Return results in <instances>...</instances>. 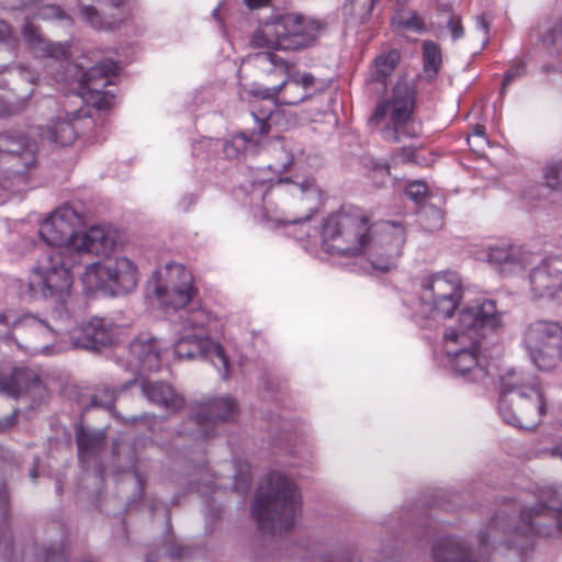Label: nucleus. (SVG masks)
I'll use <instances>...</instances> for the list:
<instances>
[{
	"label": "nucleus",
	"instance_id": "obj_2",
	"mask_svg": "<svg viewBox=\"0 0 562 562\" xmlns=\"http://www.w3.org/2000/svg\"><path fill=\"white\" fill-rule=\"evenodd\" d=\"M116 245L115 232L105 226H91L87 231L76 233L70 245L55 249L49 255V265L42 272V307L49 313L54 327L45 319L37 318V339L43 340L41 349L44 356L60 353L67 349L59 340L65 329L59 323L71 317L69 312L70 288L72 274L70 269L79 262L81 252L105 256L114 250Z\"/></svg>",
	"mask_w": 562,
	"mask_h": 562
},
{
	"label": "nucleus",
	"instance_id": "obj_52",
	"mask_svg": "<svg viewBox=\"0 0 562 562\" xmlns=\"http://www.w3.org/2000/svg\"><path fill=\"white\" fill-rule=\"evenodd\" d=\"M195 203V198L192 194L183 196L179 201V209L182 211H188Z\"/></svg>",
	"mask_w": 562,
	"mask_h": 562
},
{
	"label": "nucleus",
	"instance_id": "obj_53",
	"mask_svg": "<svg viewBox=\"0 0 562 562\" xmlns=\"http://www.w3.org/2000/svg\"><path fill=\"white\" fill-rule=\"evenodd\" d=\"M537 529H532V528H529V529H513V531L515 533V538H517V539H520V538L529 539L531 537V535Z\"/></svg>",
	"mask_w": 562,
	"mask_h": 562
},
{
	"label": "nucleus",
	"instance_id": "obj_33",
	"mask_svg": "<svg viewBox=\"0 0 562 562\" xmlns=\"http://www.w3.org/2000/svg\"><path fill=\"white\" fill-rule=\"evenodd\" d=\"M67 56V47L60 43H53L37 33V58L50 57L57 63H61Z\"/></svg>",
	"mask_w": 562,
	"mask_h": 562
},
{
	"label": "nucleus",
	"instance_id": "obj_20",
	"mask_svg": "<svg viewBox=\"0 0 562 562\" xmlns=\"http://www.w3.org/2000/svg\"><path fill=\"white\" fill-rule=\"evenodd\" d=\"M166 350L167 347L159 339L143 334L130 344L127 369L137 373L158 371Z\"/></svg>",
	"mask_w": 562,
	"mask_h": 562
},
{
	"label": "nucleus",
	"instance_id": "obj_59",
	"mask_svg": "<svg viewBox=\"0 0 562 562\" xmlns=\"http://www.w3.org/2000/svg\"><path fill=\"white\" fill-rule=\"evenodd\" d=\"M158 554L157 553H149L146 558V562H157L158 561Z\"/></svg>",
	"mask_w": 562,
	"mask_h": 562
},
{
	"label": "nucleus",
	"instance_id": "obj_12",
	"mask_svg": "<svg viewBox=\"0 0 562 562\" xmlns=\"http://www.w3.org/2000/svg\"><path fill=\"white\" fill-rule=\"evenodd\" d=\"M404 243L405 228L402 224L380 222L369 226L362 255L367 256L374 270L387 272L396 267Z\"/></svg>",
	"mask_w": 562,
	"mask_h": 562
},
{
	"label": "nucleus",
	"instance_id": "obj_32",
	"mask_svg": "<svg viewBox=\"0 0 562 562\" xmlns=\"http://www.w3.org/2000/svg\"><path fill=\"white\" fill-rule=\"evenodd\" d=\"M441 61L442 57L439 45L432 41H425L423 43V63L425 71L431 77L436 76L441 66Z\"/></svg>",
	"mask_w": 562,
	"mask_h": 562
},
{
	"label": "nucleus",
	"instance_id": "obj_30",
	"mask_svg": "<svg viewBox=\"0 0 562 562\" xmlns=\"http://www.w3.org/2000/svg\"><path fill=\"white\" fill-rule=\"evenodd\" d=\"M487 261L495 267L524 265L525 254L519 246L515 245L490 246Z\"/></svg>",
	"mask_w": 562,
	"mask_h": 562
},
{
	"label": "nucleus",
	"instance_id": "obj_38",
	"mask_svg": "<svg viewBox=\"0 0 562 562\" xmlns=\"http://www.w3.org/2000/svg\"><path fill=\"white\" fill-rule=\"evenodd\" d=\"M420 223L427 231H437L442 226V212L438 207H427L420 213Z\"/></svg>",
	"mask_w": 562,
	"mask_h": 562
},
{
	"label": "nucleus",
	"instance_id": "obj_48",
	"mask_svg": "<svg viewBox=\"0 0 562 562\" xmlns=\"http://www.w3.org/2000/svg\"><path fill=\"white\" fill-rule=\"evenodd\" d=\"M22 35L24 41L30 45V47H33L35 42V30L32 21L27 20L26 23L23 25Z\"/></svg>",
	"mask_w": 562,
	"mask_h": 562
},
{
	"label": "nucleus",
	"instance_id": "obj_44",
	"mask_svg": "<svg viewBox=\"0 0 562 562\" xmlns=\"http://www.w3.org/2000/svg\"><path fill=\"white\" fill-rule=\"evenodd\" d=\"M65 13L56 5L37 3V18L41 19H63Z\"/></svg>",
	"mask_w": 562,
	"mask_h": 562
},
{
	"label": "nucleus",
	"instance_id": "obj_57",
	"mask_svg": "<svg viewBox=\"0 0 562 562\" xmlns=\"http://www.w3.org/2000/svg\"><path fill=\"white\" fill-rule=\"evenodd\" d=\"M551 70L562 72V63H559V65H557V66H554V67H553V66H551V65H544V66L542 67V71H543L544 74H548V72H550Z\"/></svg>",
	"mask_w": 562,
	"mask_h": 562
},
{
	"label": "nucleus",
	"instance_id": "obj_58",
	"mask_svg": "<svg viewBox=\"0 0 562 562\" xmlns=\"http://www.w3.org/2000/svg\"><path fill=\"white\" fill-rule=\"evenodd\" d=\"M552 456L562 460V441L552 448Z\"/></svg>",
	"mask_w": 562,
	"mask_h": 562
},
{
	"label": "nucleus",
	"instance_id": "obj_60",
	"mask_svg": "<svg viewBox=\"0 0 562 562\" xmlns=\"http://www.w3.org/2000/svg\"><path fill=\"white\" fill-rule=\"evenodd\" d=\"M220 8H221V4H218V5L213 10V12H212V15H213L216 20H218V21H221V19L218 18Z\"/></svg>",
	"mask_w": 562,
	"mask_h": 562
},
{
	"label": "nucleus",
	"instance_id": "obj_14",
	"mask_svg": "<svg viewBox=\"0 0 562 562\" xmlns=\"http://www.w3.org/2000/svg\"><path fill=\"white\" fill-rule=\"evenodd\" d=\"M562 340V327L554 322L531 323L524 335V345L532 363L542 371L553 369L559 360L558 345Z\"/></svg>",
	"mask_w": 562,
	"mask_h": 562
},
{
	"label": "nucleus",
	"instance_id": "obj_11",
	"mask_svg": "<svg viewBox=\"0 0 562 562\" xmlns=\"http://www.w3.org/2000/svg\"><path fill=\"white\" fill-rule=\"evenodd\" d=\"M82 282L88 291L126 294L137 286L138 270L127 257H115L89 265L82 274Z\"/></svg>",
	"mask_w": 562,
	"mask_h": 562
},
{
	"label": "nucleus",
	"instance_id": "obj_17",
	"mask_svg": "<svg viewBox=\"0 0 562 562\" xmlns=\"http://www.w3.org/2000/svg\"><path fill=\"white\" fill-rule=\"evenodd\" d=\"M79 222L78 213L72 207L65 205L55 210L41 223L38 229L41 238L53 246L47 254L48 261L53 250L70 245V240L76 234L74 228Z\"/></svg>",
	"mask_w": 562,
	"mask_h": 562
},
{
	"label": "nucleus",
	"instance_id": "obj_27",
	"mask_svg": "<svg viewBox=\"0 0 562 562\" xmlns=\"http://www.w3.org/2000/svg\"><path fill=\"white\" fill-rule=\"evenodd\" d=\"M435 562H479L471 557L470 549L454 538H440L432 546Z\"/></svg>",
	"mask_w": 562,
	"mask_h": 562
},
{
	"label": "nucleus",
	"instance_id": "obj_8",
	"mask_svg": "<svg viewBox=\"0 0 562 562\" xmlns=\"http://www.w3.org/2000/svg\"><path fill=\"white\" fill-rule=\"evenodd\" d=\"M415 92L406 81H398L392 94L378 103L370 122L375 126L389 120L391 126L381 128L385 140L398 143L422 134V125L413 119Z\"/></svg>",
	"mask_w": 562,
	"mask_h": 562
},
{
	"label": "nucleus",
	"instance_id": "obj_36",
	"mask_svg": "<svg viewBox=\"0 0 562 562\" xmlns=\"http://www.w3.org/2000/svg\"><path fill=\"white\" fill-rule=\"evenodd\" d=\"M363 166L368 169L370 176L378 184H382L390 176V166L386 162L376 160L375 158H364Z\"/></svg>",
	"mask_w": 562,
	"mask_h": 562
},
{
	"label": "nucleus",
	"instance_id": "obj_47",
	"mask_svg": "<svg viewBox=\"0 0 562 562\" xmlns=\"http://www.w3.org/2000/svg\"><path fill=\"white\" fill-rule=\"evenodd\" d=\"M488 26H490V21L487 20L486 15L485 14H482V15H477L475 18V27L479 32L482 33L483 35V42L486 43L487 42V35H488Z\"/></svg>",
	"mask_w": 562,
	"mask_h": 562
},
{
	"label": "nucleus",
	"instance_id": "obj_61",
	"mask_svg": "<svg viewBox=\"0 0 562 562\" xmlns=\"http://www.w3.org/2000/svg\"><path fill=\"white\" fill-rule=\"evenodd\" d=\"M80 562H98V561L92 558H85Z\"/></svg>",
	"mask_w": 562,
	"mask_h": 562
},
{
	"label": "nucleus",
	"instance_id": "obj_46",
	"mask_svg": "<svg viewBox=\"0 0 562 562\" xmlns=\"http://www.w3.org/2000/svg\"><path fill=\"white\" fill-rule=\"evenodd\" d=\"M191 553V549L188 547H183L181 544L172 543L167 548V554L171 559H179L183 557H189Z\"/></svg>",
	"mask_w": 562,
	"mask_h": 562
},
{
	"label": "nucleus",
	"instance_id": "obj_10",
	"mask_svg": "<svg viewBox=\"0 0 562 562\" xmlns=\"http://www.w3.org/2000/svg\"><path fill=\"white\" fill-rule=\"evenodd\" d=\"M254 65L266 71L281 69L285 72L286 78L272 88H256L250 91L255 97L274 100L276 103L282 105H297L305 101L310 93L307 89L314 85V77L311 74L291 72V66L283 58L272 52H260L251 57Z\"/></svg>",
	"mask_w": 562,
	"mask_h": 562
},
{
	"label": "nucleus",
	"instance_id": "obj_55",
	"mask_svg": "<svg viewBox=\"0 0 562 562\" xmlns=\"http://www.w3.org/2000/svg\"><path fill=\"white\" fill-rule=\"evenodd\" d=\"M268 2L269 0H245V3L251 9L263 7Z\"/></svg>",
	"mask_w": 562,
	"mask_h": 562
},
{
	"label": "nucleus",
	"instance_id": "obj_41",
	"mask_svg": "<svg viewBox=\"0 0 562 562\" xmlns=\"http://www.w3.org/2000/svg\"><path fill=\"white\" fill-rule=\"evenodd\" d=\"M16 76L24 82L29 83L30 88L24 95H21L22 104L25 103L26 99L30 98L35 91V74L31 69L24 67L15 68Z\"/></svg>",
	"mask_w": 562,
	"mask_h": 562
},
{
	"label": "nucleus",
	"instance_id": "obj_37",
	"mask_svg": "<svg viewBox=\"0 0 562 562\" xmlns=\"http://www.w3.org/2000/svg\"><path fill=\"white\" fill-rule=\"evenodd\" d=\"M393 23L397 24V26L402 29L414 32H422L425 30L424 21L416 12L397 14L393 20Z\"/></svg>",
	"mask_w": 562,
	"mask_h": 562
},
{
	"label": "nucleus",
	"instance_id": "obj_3",
	"mask_svg": "<svg viewBox=\"0 0 562 562\" xmlns=\"http://www.w3.org/2000/svg\"><path fill=\"white\" fill-rule=\"evenodd\" d=\"M501 323L502 314L490 299H474L461 308L458 326L448 328L443 335L448 364L457 375L473 382L490 375L487 361L480 352V330L496 329Z\"/></svg>",
	"mask_w": 562,
	"mask_h": 562
},
{
	"label": "nucleus",
	"instance_id": "obj_5",
	"mask_svg": "<svg viewBox=\"0 0 562 562\" xmlns=\"http://www.w3.org/2000/svg\"><path fill=\"white\" fill-rule=\"evenodd\" d=\"M179 330L173 344L175 356L179 359L207 360L220 373L223 380L231 374L229 358L220 342L199 334L212 322V315L204 308L186 311L180 316Z\"/></svg>",
	"mask_w": 562,
	"mask_h": 562
},
{
	"label": "nucleus",
	"instance_id": "obj_42",
	"mask_svg": "<svg viewBox=\"0 0 562 562\" xmlns=\"http://www.w3.org/2000/svg\"><path fill=\"white\" fill-rule=\"evenodd\" d=\"M428 192V187L423 181H413L408 183L405 188V194L408 199L419 202L422 199L426 196Z\"/></svg>",
	"mask_w": 562,
	"mask_h": 562
},
{
	"label": "nucleus",
	"instance_id": "obj_64",
	"mask_svg": "<svg viewBox=\"0 0 562 562\" xmlns=\"http://www.w3.org/2000/svg\"><path fill=\"white\" fill-rule=\"evenodd\" d=\"M519 550L525 552L527 549L526 548H519Z\"/></svg>",
	"mask_w": 562,
	"mask_h": 562
},
{
	"label": "nucleus",
	"instance_id": "obj_1",
	"mask_svg": "<svg viewBox=\"0 0 562 562\" xmlns=\"http://www.w3.org/2000/svg\"><path fill=\"white\" fill-rule=\"evenodd\" d=\"M269 153L273 161L256 169L250 186L255 189L271 183L269 191L294 210V216L278 220V223L300 229L301 234L296 236L299 239L319 236L321 246L326 252L351 257L362 255L369 232L367 216L358 209L342 207L330 214L321 229L311 227L310 221L322 204V192L315 180L310 177H296L295 180L280 177L292 165H297L283 140L273 142Z\"/></svg>",
	"mask_w": 562,
	"mask_h": 562
},
{
	"label": "nucleus",
	"instance_id": "obj_7",
	"mask_svg": "<svg viewBox=\"0 0 562 562\" xmlns=\"http://www.w3.org/2000/svg\"><path fill=\"white\" fill-rule=\"evenodd\" d=\"M321 23L296 13L272 16L259 25L251 36L254 47L280 50H300L316 40Z\"/></svg>",
	"mask_w": 562,
	"mask_h": 562
},
{
	"label": "nucleus",
	"instance_id": "obj_13",
	"mask_svg": "<svg viewBox=\"0 0 562 562\" xmlns=\"http://www.w3.org/2000/svg\"><path fill=\"white\" fill-rule=\"evenodd\" d=\"M33 144L21 134L0 135V189L11 190L26 182V173L34 167Z\"/></svg>",
	"mask_w": 562,
	"mask_h": 562
},
{
	"label": "nucleus",
	"instance_id": "obj_26",
	"mask_svg": "<svg viewBox=\"0 0 562 562\" xmlns=\"http://www.w3.org/2000/svg\"><path fill=\"white\" fill-rule=\"evenodd\" d=\"M31 374L32 372L25 368H16L8 376L0 374V394L18 397L27 387ZM14 420L13 415L0 418V432L10 428Z\"/></svg>",
	"mask_w": 562,
	"mask_h": 562
},
{
	"label": "nucleus",
	"instance_id": "obj_28",
	"mask_svg": "<svg viewBox=\"0 0 562 562\" xmlns=\"http://www.w3.org/2000/svg\"><path fill=\"white\" fill-rule=\"evenodd\" d=\"M76 442L80 460L99 453L105 445V434L102 430H88L82 426L76 429Z\"/></svg>",
	"mask_w": 562,
	"mask_h": 562
},
{
	"label": "nucleus",
	"instance_id": "obj_54",
	"mask_svg": "<svg viewBox=\"0 0 562 562\" xmlns=\"http://www.w3.org/2000/svg\"><path fill=\"white\" fill-rule=\"evenodd\" d=\"M11 30L9 25L0 20V42L7 41V38L10 36Z\"/></svg>",
	"mask_w": 562,
	"mask_h": 562
},
{
	"label": "nucleus",
	"instance_id": "obj_35",
	"mask_svg": "<svg viewBox=\"0 0 562 562\" xmlns=\"http://www.w3.org/2000/svg\"><path fill=\"white\" fill-rule=\"evenodd\" d=\"M265 133L263 128H260V133L257 135H247L246 133H240L236 136H234L231 140V143L226 144L225 151L227 155L231 154V149H236L237 151H248L252 150L254 147L258 143V137H261Z\"/></svg>",
	"mask_w": 562,
	"mask_h": 562
},
{
	"label": "nucleus",
	"instance_id": "obj_40",
	"mask_svg": "<svg viewBox=\"0 0 562 562\" xmlns=\"http://www.w3.org/2000/svg\"><path fill=\"white\" fill-rule=\"evenodd\" d=\"M115 402V390L104 389L102 392L97 393L92 397V406H99L106 409H112Z\"/></svg>",
	"mask_w": 562,
	"mask_h": 562
},
{
	"label": "nucleus",
	"instance_id": "obj_19",
	"mask_svg": "<svg viewBox=\"0 0 562 562\" xmlns=\"http://www.w3.org/2000/svg\"><path fill=\"white\" fill-rule=\"evenodd\" d=\"M119 327L109 319L93 317L69 331L70 344L76 348L99 349L112 345Z\"/></svg>",
	"mask_w": 562,
	"mask_h": 562
},
{
	"label": "nucleus",
	"instance_id": "obj_16",
	"mask_svg": "<svg viewBox=\"0 0 562 562\" xmlns=\"http://www.w3.org/2000/svg\"><path fill=\"white\" fill-rule=\"evenodd\" d=\"M102 127L97 125L91 115L76 112L64 117L53 120L48 125L41 128L38 134L42 142L58 146H69L81 135L87 143L93 144L102 137Z\"/></svg>",
	"mask_w": 562,
	"mask_h": 562
},
{
	"label": "nucleus",
	"instance_id": "obj_62",
	"mask_svg": "<svg viewBox=\"0 0 562 562\" xmlns=\"http://www.w3.org/2000/svg\"><path fill=\"white\" fill-rule=\"evenodd\" d=\"M0 323H7V316L4 314L0 315Z\"/></svg>",
	"mask_w": 562,
	"mask_h": 562
},
{
	"label": "nucleus",
	"instance_id": "obj_49",
	"mask_svg": "<svg viewBox=\"0 0 562 562\" xmlns=\"http://www.w3.org/2000/svg\"><path fill=\"white\" fill-rule=\"evenodd\" d=\"M397 157L403 162H415L416 161V148L415 147H402L397 153Z\"/></svg>",
	"mask_w": 562,
	"mask_h": 562
},
{
	"label": "nucleus",
	"instance_id": "obj_63",
	"mask_svg": "<svg viewBox=\"0 0 562 562\" xmlns=\"http://www.w3.org/2000/svg\"><path fill=\"white\" fill-rule=\"evenodd\" d=\"M30 476L31 477H35V469H31L30 470Z\"/></svg>",
	"mask_w": 562,
	"mask_h": 562
},
{
	"label": "nucleus",
	"instance_id": "obj_6",
	"mask_svg": "<svg viewBox=\"0 0 562 562\" xmlns=\"http://www.w3.org/2000/svg\"><path fill=\"white\" fill-rule=\"evenodd\" d=\"M302 514V496L296 484L280 472L269 473L258 487L251 516L258 524H294Z\"/></svg>",
	"mask_w": 562,
	"mask_h": 562
},
{
	"label": "nucleus",
	"instance_id": "obj_21",
	"mask_svg": "<svg viewBox=\"0 0 562 562\" xmlns=\"http://www.w3.org/2000/svg\"><path fill=\"white\" fill-rule=\"evenodd\" d=\"M236 414L237 403L231 396L215 397L202 403L195 414L194 423L198 425L199 430L194 434V437H212L213 427L217 420H232Z\"/></svg>",
	"mask_w": 562,
	"mask_h": 562
},
{
	"label": "nucleus",
	"instance_id": "obj_4",
	"mask_svg": "<svg viewBox=\"0 0 562 562\" xmlns=\"http://www.w3.org/2000/svg\"><path fill=\"white\" fill-rule=\"evenodd\" d=\"M550 405L547 391L537 378L516 370L502 375L498 412L506 424L533 429L542 422Z\"/></svg>",
	"mask_w": 562,
	"mask_h": 562
},
{
	"label": "nucleus",
	"instance_id": "obj_39",
	"mask_svg": "<svg viewBox=\"0 0 562 562\" xmlns=\"http://www.w3.org/2000/svg\"><path fill=\"white\" fill-rule=\"evenodd\" d=\"M527 72V63L525 59L514 60L504 75L502 82V93L515 80L524 77Z\"/></svg>",
	"mask_w": 562,
	"mask_h": 562
},
{
	"label": "nucleus",
	"instance_id": "obj_31",
	"mask_svg": "<svg viewBox=\"0 0 562 562\" xmlns=\"http://www.w3.org/2000/svg\"><path fill=\"white\" fill-rule=\"evenodd\" d=\"M400 53L396 49L381 54L374 60L370 70V79L374 82L385 83L400 61Z\"/></svg>",
	"mask_w": 562,
	"mask_h": 562
},
{
	"label": "nucleus",
	"instance_id": "obj_22",
	"mask_svg": "<svg viewBox=\"0 0 562 562\" xmlns=\"http://www.w3.org/2000/svg\"><path fill=\"white\" fill-rule=\"evenodd\" d=\"M540 178L539 183L525 189L522 198L527 203L536 205L548 200L553 192L562 191V159L546 161Z\"/></svg>",
	"mask_w": 562,
	"mask_h": 562
},
{
	"label": "nucleus",
	"instance_id": "obj_23",
	"mask_svg": "<svg viewBox=\"0 0 562 562\" xmlns=\"http://www.w3.org/2000/svg\"><path fill=\"white\" fill-rule=\"evenodd\" d=\"M541 516L558 517L557 527L562 528V488L541 487L537 494V504L524 507L520 513L521 521L529 527H536L532 518Z\"/></svg>",
	"mask_w": 562,
	"mask_h": 562
},
{
	"label": "nucleus",
	"instance_id": "obj_29",
	"mask_svg": "<svg viewBox=\"0 0 562 562\" xmlns=\"http://www.w3.org/2000/svg\"><path fill=\"white\" fill-rule=\"evenodd\" d=\"M539 34L542 44L551 53H560L562 49V12L541 22Z\"/></svg>",
	"mask_w": 562,
	"mask_h": 562
},
{
	"label": "nucleus",
	"instance_id": "obj_9",
	"mask_svg": "<svg viewBox=\"0 0 562 562\" xmlns=\"http://www.w3.org/2000/svg\"><path fill=\"white\" fill-rule=\"evenodd\" d=\"M464 295L461 277L454 271L425 276L419 281L417 313L425 318L452 317Z\"/></svg>",
	"mask_w": 562,
	"mask_h": 562
},
{
	"label": "nucleus",
	"instance_id": "obj_56",
	"mask_svg": "<svg viewBox=\"0 0 562 562\" xmlns=\"http://www.w3.org/2000/svg\"><path fill=\"white\" fill-rule=\"evenodd\" d=\"M472 137L473 138H479L481 143L486 142L485 136H484V127L476 126Z\"/></svg>",
	"mask_w": 562,
	"mask_h": 562
},
{
	"label": "nucleus",
	"instance_id": "obj_45",
	"mask_svg": "<svg viewBox=\"0 0 562 562\" xmlns=\"http://www.w3.org/2000/svg\"><path fill=\"white\" fill-rule=\"evenodd\" d=\"M447 27L453 41L463 36V26L461 24V20L458 16L450 18Z\"/></svg>",
	"mask_w": 562,
	"mask_h": 562
},
{
	"label": "nucleus",
	"instance_id": "obj_34",
	"mask_svg": "<svg viewBox=\"0 0 562 562\" xmlns=\"http://www.w3.org/2000/svg\"><path fill=\"white\" fill-rule=\"evenodd\" d=\"M234 468L233 490L240 494H247L251 485L250 467L247 462L235 460Z\"/></svg>",
	"mask_w": 562,
	"mask_h": 562
},
{
	"label": "nucleus",
	"instance_id": "obj_18",
	"mask_svg": "<svg viewBox=\"0 0 562 562\" xmlns=\"http://www.w3.org/2000/svg\"><path fill=\"white\" fill-rule=\"evenodd\" d=\"M117 71V65L112 60H103L89 68L80 79V93L97 109L109 108L113 95L105 91L112 83L111 77Z\"/></svg>",
	"mask_w": 562,
	"mask_h": 562
},
{
	"label": "nucleus",
	"instance_id": "obj_51",
	"mask_svg": "<svg viewBox=\"0 0 562 562\" xmlns=\"http://www.w3.org/2000/svg\"><path fill=\"white\" fill-rule=\"evenodd\" d=\"M9 504V495L4 483L0 480V516H3L7 512Z\"/></svg>",
	"mask_w": 562,
	"mask_h": 562
},
{
	"label": "nucleus",
	"instance_id": "obj_15",
	"mask_svg": "<svg viewBox=\"0 0 562 562\" xmlns=\"http://www.w3.org/2000/svg\"><path fill=\"white\" fill-rule=\"evenodd\" d=\"M155 278L154 293L162 305L182 308L196 294L191 272L180 263H167L155 272Z\"/></svg>",
	"mask_w": 562,
	"mask_h": 562
},
{
	"label": "nucleus",
	"instance_id": "obj_25",
	"mask_svg": "<svg viewBox=\"0 0 562 562\" xmlns=\"http://www.w3.org/2000/svg\"><path fill=\"white\" fill-rule=\"evenodd\" d=\"M142 393L150 403L166 411L176 412L184 405L182 395L166 382L143 381Z\"/></svg>",
	"mask_w": 562,
	"mask_h": 562
},
{
	"label": "nucleus",
	"instance_id": "obj_43",
	"mask_svg": "<svg viewBox=\"0 0 562 562\" xmlns=\"http://www.w3.org/2000/svg\"><path fill=\"white\" fill-rule=\"evenodd\" d=\"M67 557L66 547L59 544L46 550L44 562H67Z\"/></svg>",
	"mask_w": 562,
	"mask_h": 562
},
{
	"label": "nucleus",
	"instance_id": "obj_50",
	"mask_svg": "<svg viewBox=\"0 0 562 562\" xmlns=\"http://www.w3.org/2000/svg\"><path fill=\"white\" fill-rule=\"evenodd\" d=\"M16 109L13 108L9 100V95L0 94V117L13 114Z\"/></svg>",
	"mask_w": 562,
	"mask_h": 562
},
{
	"label": "nucleus",
	"instance_id": "obj_24",
	"mask_svg": "<svg viewBox=\"0 0 562 562\" xmlns=\"http://www.w3.org/2000/svg\"><path fill=\"white\" fill-rule=\"evenodd\" d=\"M529 280L536 297L553 299L562 294V270L553 260L546 259L532 269Z\"/></svg>",
	"mask_w": 562,
	"mask_h": 562
}]
</instances>
